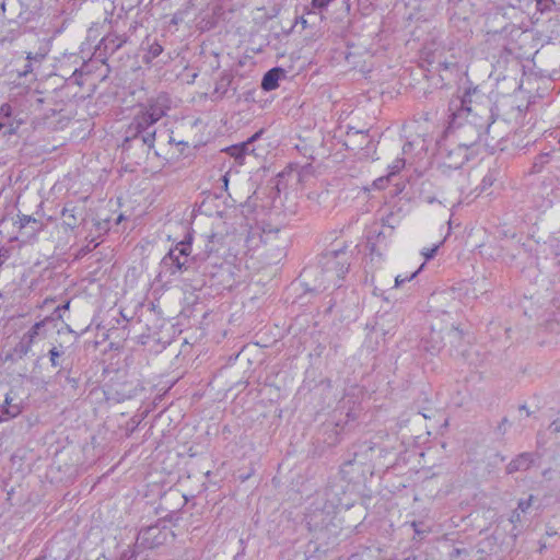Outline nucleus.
Listing matches in <instances>:
<instances>
[{"label": "nucleus", "instance_id": "obj_33", "mask_svg": "<svg viewBox=\"0 0 560 560\" xmlns=\"http://www.w3.org/2000/svg\"><path fill=\"white\" fill-rule=\"evenodd\" d=\"M533 499L534 497L529 495L527 499L520 500L516 510H520L523 513L526 512L530 508Z\"/></svg>", "mask_w": 560, "mask_h": 560}, {"label": "nucleus", "instance_id": "obj_8", "mask_svg": "<svg viewBox=\"0 0 560 560\" xmlns=\"http://www.w3.org/2000/svg\"><path fill=\"white\" fill-rule=\"evenodd\" d=\"M323 271L332 278L341 279L349 270L347 247L325 250L319 258Z\"/></svg>", "mask_w": 560, "mask_h": 560}, {"label": "nucleus", "instance_id": "obj_3", "mask_svg": "<svg viewBox=\"0 0 560 560\" xmlns=\"http://www.w3.org/2000/svg\"><path fill=\"white\" fill-rule=\"evenodd\" d=\"M436 147V154L447 168L458 170L468 161V148L453 138L451 131H444Z\"/></svg>", "mask_w": 560, "mask_h": 560}, {"label": "nucleus", "instance_id": "obj_43", "mask_svg": "<svg viewBox=\"0 0 560 560\" xmlns=\"http://www.w3.org/2000/svg\"><path fill=\"white\" fill-rule=\"evenodd\" d=\"M508 422L506 418H503L501 423L498 425V429L501 431L504 428V424Z\"/></svg>", "mask_w": 560, "mask_h": 560}, {"label": "nucleus", "instance_id": "obj_7", "mask_svg": "<svg viewBox=\"0 0 560 560\" xmlns=\"http://www.w3.org/2000/svg\"><path fill=\"white\" fill-rule=\"evenodd\" d=\"M49 318L34 323L23 335L19 338V341L8 350L4 357V361L18 362L26 357L32 347L40 339L45 338V327Z\"/></svg>", "mask_w": 560, "mask_h": 560}, {"label": "nucleus", "instance_id": "obj_10", "mask_svg": "<svg viewBox=\"0 0 560 560\" xmlns=\"http://www.w3.org/2000/svg\"><path fill=\"white\" fill-rule=\"evenodd\" d=\"M23 122L9 103L0 106V133L3 137L15 135Z\"/></svg>", "mask_w": 560, "mask_h": 560}, {"label": "nucleus", "instance_id": "obj_19", "mask_svg": "<svg viewBox=\"0 0 560 560\" xmlns=\"http://www.w3.org/2000/svg\"><path fill=\"white\" fill-rule=\"evenodd\" d=\"M534 463V454L533 453H522L516 458L512 459L508 466V474H513L520 470H527L532 464Z\"/></svg>", "mask_w": 560, "mask_h": 560}, {"label": "nucleus", "instance_id": "obj_20", "mask_svg": "<svg viewBox=\"0 0 560 560\" xmlns=\"http://www.w3.org/2000/svg\"><path fill=\"white\" fill-rule=\"evenodd\" d=\"M284 74V70L281 68H272L268 70L261 80V89L264 91H272L279 86V80Z\"/></svg>", "mask_w": 560, "mask_h": 560}, {"label": "nucleus", "instance_id": "obj_31", "mask_svg": "<svg viewBox=\"0 0 560 560\" xmlns=\"http://www.w3.org/2000/svg\"><path fill=\"white\" fill-rule=\"evenodd\" d=\"M404 166H405V159H400V158L396 159L394 161V163L389 166V168H390L389 174L395 175V174L399 173L400 170L404 168Z\"/></svg>", "mask_w": 560, "mask_h": 560}, {"label": "nucleus", "instance_id": "obj_11", "mask_svg": "<svg viewBox=\"0 0 560 560\" xmlns=\"http://www.w3.org/2000/svg\"><path fill=\"white\" fill-rule=\"evenodd\" d=\"M141 109L158 122L171 109V98L166 93H160L158 96L149 98Z\"/></svg>", "mask_w": 560, "mask_h": 560}, {"label": "nucleus", "instance_id": "obj_38", "mask_svg": "<svg viewBox=\"0 0 560 560\" xmlns=\"http://www.w3.org/2000/svg\"><path fill=\"white\" fill-rule=\"evenodd\" d=\"M438 250V246H434L433 248H431L430 250L423 253L425 259H431L434 257L435 253Z\"/></svg>", "mask_w": 560, "mask_h": 560}, {"label": "nucleus", "instance_id": "obj_34", "mask_svg": "<svg viewBox=\"0 0 560 560\" xmlns=\"http://www.w3.org/2000/svg\"><path fill=\"white\" fill-rule=\"evenodd\" d=\"M37 59V57H33L32 54L27 55V63L24 66L23 71L20 73V75L25 77L26 74L31 73L33 71L31 60Z\"/></svg>", "mask_w": 560, "mask_h": 560}, {"label": "nucleus", "instance_id": "obj_15", "mask_svg": "<svg viewBox=\"0 0 560 560\" xmlns=\"http://www.w3.org/2000/svg\"><path fill=\"white\" fill-rule=\"evenodd\" d=\"M370 144H373V140L368 131H352V129H350L347 132V145L351 150H363L364 148L369 149Z\"/></svg>", "mask_w": 560, "mask_h": 560}, {"label": "nucleus", "instance_id": "obj_18", "mask_svg": "<svg viewBox=\"0 0 560 560\" xmlns=\"http://www.w3.org/2000/svg\"><path fill=\"white\" fill-rule=\"evenodd\" d=\"M537 244L533 242L529 243H515V249L517 250V255L525 258V265H537L538 257L536 255Z\"/></svg>", "mask_w": 560, "mask_h": 560}, {"label": "nucleus", "instance_id": "obj_13", "mask_svg": "<svg viewBox=\"0 0 560 560\" xmlns=\"http://www.w3.org/2000/svg\"><path fill=\"white\" fill-rule=\"evenodd\" d=\"M63 224L73 230L85 220V209L83 206L68 202L61 211Z\"/></svg>", "mask_w": 560, "mask_h": 560}, {"label": "nucleus", "instance_id": "obj_35", "mask_svg": "<svg viewBox=\"0 0 560 560\" xmlns=\"http://www.w3.org/2000/svg\"><path fill=\"white\" fill-rule=\"evenodd\" d=\"M493 180V175L491 173L487 174L481 180V189L485 190L486 188L492 186Z\"/></svg>", "mask_w": 560, "mask_h": 560}, {"label": "nucleus", "instance_id": "obj_16", "mask_svg": "<svg viewBox=\"0 0 560 560\" xmlns=\"http://www.w3.org/2000/svg\"><path fill=\"white\" fill-rule=\"evenodd\" d=\"M260 133H261V131L256 132L250 138H248L247 141L242 142L240 144L231 145V147L226 148L225 151L231 156H233L240 164H242L245 155L248 154L249 152L254 151L253 149H250V145L253 144V142L256 139L259 138Z\"/></svg>", "mask_w": 560, "mask_h": 560}, {"label": "nucleus", "instance_id": "obj_44", "mask_svg": "<svg viewBox=\"0 0 560 560\" xmlns=\"http://www.w3.org/2000/svg\"><path fill=\"white\" fill-rule=\"evenodd\" d=\"M69 304L70 302H67L66 304H63L62 306H59L57 310L60 311V310H68L69 308Z\"/></svg>", "mask_w": 560, "mask_h": 560}, {"label": "nucleus", "instance_id": "obj_9", "mask_svg": "<svg viewBox=\"0 0 560 560\" xmlns=\"http://www.w3.org/2000/svg\"><path fill=\"white\" fill-rule=\"evenodd\" d=\"M168 532L159 525L149 526L139 532L136 539V547L143 549H153L162 546L167 539Z\"/></svg>", "mask_w": 560, "mask_h": 560}, {"label": "nucleus", "instance_id": "obj_42", "mask_svg": "<svg viewBox=\"0 0 560 560\" xmlns=\"http://www.w3.org/2000/svg\"><path fill=\"white\" fill-rule=\"evenodd\" d=\"M520 521V513H518V510H515L513 511L512 515H511V522H518Z\"/></svg>", "mask_w": 560, "mask_h": 560}, {"label": "nucleus", "instance_id": "obj_32", "mask_svg": "<svg viewBox=\"0 0 560 560\" xmlns=\"http://www.w3.org/2000/svg\"><path fill=\"white\" fill-rule=\"evenodd\" d=\"M163 51V47L158 44V43H153L149 46V49H148V54L152 57V58H156L159 57Z\"/></svg>", "mask_w": 560, "mask_h": 560}, {"label": "nucleus", "instance_id": "obj_39", "mask_svg": "<svg viewBox=\"0 0 560 560\" xmlns=\"http://www.w3.org/2000/svg\"><path fill=\"white\" fill-rule=\"evenodd\" d=\"M559 325L556 320H549L547 324H546V329L547 330H550V331H553L555 330V326Z\"/></svg>", "mask_w": 560, "mask_h": 560}, {"label": "nucleus", "instance_id": "obj_12", "mask_svg": "<svg viewBox=\"0 0 560 560\" xmlns=\"http://www.w3.org/2000/svg\"><path fill=\"white\" fill-rule=\"evenodd\" d=\"M23 410L22 401L18 398L16 393L10 389L1 405L0 422L18 417Z\"/></svg>", "mask_w": 560, "mask_h": 560}, {"label": "nucleus", "instance_id": "obj_2", "mask_svg": "<svg viewBox=\"0 0 560 560\" xmlns=\"http://www.w3.org/2000/svg\"><path fill=\"white\" fill-rule=\"evenodd\" d=\"M191 242L192 236L188 233L185 238L177 243L176 246L162 259V265L168 269L171 275L188 270L191 268L192 264H198L196 269H201V271L206 273L208 269V260H214L211 261V265L217 264L219 258L217 254L220 248L218 246L215 234L207 236L205 240V248L189 258L191 253Z\"/></svg>", "mask_w": 560, "mask_h": 560}, {"label": "nucleus", "instance_id": "obj_30", "mask_svg": "<svg viewBox=\"0 0 560 560\" xmlns=\"http://www.w3.org/2000/svg\"><path fill=\"white\" fill-rule=\"evenodd\" d=\"M411 527L413 528L415 534L418 535V536H423V535L430 533L429 528H424L423 527V522H416V521H413L411 523Z\"/></svg>", "mask_w": 560, "mask_h": 560}, {"label": "nucleus", "instance_id": "obj_40", "mask_svg": "<svg viewBox=\"0 0 560 560\" xmlns=\"http://www.w3.org/2000/svg\"><path fill=\"white\" fill-rule=\"evenodd\" d=\"M551 474H552V469L551 468L545 469L542 471V477L545 479H547V480H551L552 479Z\"/></svg>", "mask_w": 560, "mask_h": 560}, {"label": "nucleus", "instance_id": "obj_24", "mask_svg": "<svg viewBox=\"0 0 560 560\" xmlns=\"http://www.w3.org/2000/svg\"><path fill=\"white\" fill-rule=\"evenodd\" d=\"M65 354V347L62 345L54 346L48 351L49 361L52 368H61L62 366V357Z\"/></svg>", "mask_w": 560, "mask_h": 560}, {"label": "nucleus", "instance_id": "obj_29", "mask_svg": "<svg viewBox=\"0 0 560 560\" xmlns=\"http://www.w3.org/2000/svg\"><path fill=\"white\" fill-rule=\"evenodd\" d=\"M424 267L422 264L416 271H413L410 276L401 277L400 275L395 278V287H400L402 283L412 280Z\"/></svg>", "mask_w": 560, "mask_h": 560}, {"label": "nucleus", "instance_id": "obj_41", "mask_svg": "<svg viewBox=\"0 0 560 560\" xmlns=\"http://www.w3.org/2000/svg\"><path fill=\"white\" fill-rule=\"evenodd\" d=\"M66 380H67V382H68L69 384H71V386H72L73 388H77V386H78V382H77V380H75L74 377H71L70 375H67Z\"/></svg>", "mask_w": 560, "mask_h": 560}, {"label": "nucleus", "instance_id": "obj_45", "mask_svg": "<svg viewBox=\"0 0 560 560\" xmlns=\"http://www.w3.org/2000/svg\"><path fill=\"white\" fill-rule=\"evenodd\" d=\"M300 23L302 24V26H303L304 28L306 27L307 22H306V20H305L303 16H301V19H300Z\"/></svg>", "mask_w": 560, "mask_h": 560}, {"label": "nucleus", "instance_id": "obj_14", "mask_svg": "<svg viewBox=\"0 0 560 560\" xmlns=\"http://www.w3.org/2000/svg\"><path fill=\"white\" fill-rule=\"evenodd\" d=\"M125 43L126 39L119 37L118 35L108 34L105 37H103V39L96 47V52L98 54V57L107 58L108 56L117 51Z\"/></svg>", "mask_w": 560, "mask_h": 560}, {"label": "nucleus", "instance_id": "obj_36", "mask_svg": "<svg viewBox=\"0 0 560 560\" xmlns=\"http://www.w3.org/2000/svg\"><path fill=\"white\" fill-rule=\"evenodd\" d=\"M332 0H312L313 8L324 9L326 8Z\"/></svg>", "mask_w": 560, "mask_h": 560}, {"label": "nucleus", "instance_id": "obj_21", "mask_svg": "<svg viewBox=\"0 0 560 560\" xmlns=\"http://www.w3.org/2000/svg\"><path fill=\"white\" fill-rule=\"evenodd\" d=\"M233 74L229 71H224L221 73L220 78L215 82V88L213 94L218 100H222L226 96L229 89L233 82Z\"/></svg>", "mask_w": 560, "mask_h": 560}, {"label": "nucleus", "instance_id": "obj_6", "mask_svg": "<svg viewBox=\"0 0 560 560\" xmlns=\"http://www.w3.org/2000/svg\"><path fill=\"white\" fill-rule=\"evenodd\" d=\"M155 124L154 118L150 117L143 109H140L127 127L125 143L140 141L143 145L152 149L155 142Z\"/></svg>", "mask_w": 560, "mask_h": 560}, {"label": "nucleus", "instance_id": "obj_28", "mask_svg": "<svg viewBox=\"0 0 560 560\" xmlns=\"http://www.w3.org/2000/svg\"><path fill=\"white\" fill-rule=\"evenodd\" d=\"M537 11L540 13L550 12L556 4L555 0H535Z\"/></svg>", "mask_w": 560, "mask_h": 560}, {"label": "nucleus", "instance_id": "obj_26", "mask_svg": "<svg viewBox=\"0 0 560 560\" xmlns=\"http://www.w3.org/2000/svg\"><path fill=\"white\" fill-rule=\"evenodd\" d=\"M502 260L506 264H513L521 256L517 255V250L515 249V244H512L508 247H502Z\"/></svg>", "mask_w": 560, "mask_h": 560}, {"label": "nucleus", "instance_id": "obj_27", "mask_svg": "<svg viewBox=\"0 0 560 560\" xmlns=\"http://www.w3.org/2000/svg\"><path fill=\"white\" fill-rule=\"evenodd\" d=\"M141 548H137L136 545L131 548L124 550L118 560H136Z\"/></svg>", "mask_w": 560, "mask_h": 560}, {"label": "nucleus", "instance_id": "obj_47", "mask_svg": "<svg viewBox=\"0 0 560 560\" xmlns=\"http://www.w3.org/2000/svg\"><path fill=\"white\" fill-rule=\"evenodd\" d=\"M556 534H557V533H556V532H553V530H547V535H549V536H552V535H556Z\"/></svg>", "mask_w": 560, "mask_h": 560}, {"label": "nucleus", "instance_id": "obj_46", "mask_svg": "<svg viewBox=\"0 0 560 560\" xmlns=\"http://www.w3.org/2000/svg\"><path fill=\"white\" fill-rule=\"evenodd\" d=\"M354 462V459H348L345 465H352V463Z\"/></svg>", "mask_w": 560, "mask_h": 560}, {"label": "nucleus", "instance_id": "obj_25", "mask_svg": "<svg viewBox=\"0 0 560 560\" xmlns=\"http://www.w3.org/2000/svg\"><path fill=\"white\" fill-rule=\"evenodd\" d=\"M490 121H494V125H498V124H500V125L495 129V131L491 132L490 136H483L485 142L487 145L491 144L489 140L499 142L504 139L502 128L505 127V121H503V120L498 121V120L493 119V117L491 118Z\"/></svg>", "mask_w": 560, "mask_h": 560}, {"label": "nucleus", "instance_id": "obj_4", "mask_svg": "<svg viewBox=\"0 0 560 560\" xmlns=\"http://www.w3.org/2000/svg\"><path fill=\"white\" fill-rule=\"evenodd\" d=\"M142 389L143 387L137 377L118 371L105 385L104 394L107 400L122 402L133 398Z\"/></svg>", "mask_w": 560, "mask_h": 560}, {"label": "nucleus", "instance_id": "obj_37", "mask_svg": "<svg viewBox=\"0 0 560 560\" xmlns=\"http://www.w3.org/2000/svg\"><path fill=\"white\" fill-rule=\"evenodd\" d=\"M549 428L553 433H560V421L559 420L552 421Z\"/></svg>", "mask_w": 560, "mask_h": 560}, {"label": "nucleus", "instance_id": "obj_23", "mask_svg": "<svg viewBox=\"0 0 560 560\" xmlns=\"http://www.w3.org/2000/svg\"><path fill=\"white\" fill-rule=\"evenodd\" d=\"M425 61L430 66L435 65V69L438 71L450 70L451 68L455 67L454 62H447L445 59H442L441 54H436L435 51L427 54Z\"/></svg>", "mask_w": 560, "mask_h": 560}, {"label": "nucleus", "instance_id": "obj_5", "mask_svg": "<svg viewBox=\"0 0 560 560\" xmlns=\"http://www.w3.org/2000/svg\"><path fill=\"white\" fill-rule=\"evenodd\" d=\"M486 4H491L495 10L489 12L486 19V27L488 34L505 33L510 26V16L506 9H522L523 0H480Z\"/></svg>", "mask_w": 560, "mask_h": 560}, {"label": "nucleus", "instance_id": "obj_1", "mask_svg": "<svg viewBox=\"0 0 560 560\" xmlns=\"http://www.w3.org/2000/svg\"><path fill=\"white\" fill-rule=\"evenodd\" d=\"M448 127L452 137L468 149L495 131L500 124L494 125L492 108L489 103L472 105L469 92L463 97H455L448 104Z\"/></svg>", "mask_w": 560, "mask_h": 560}, {"label": "nucleus", "instance_id": "obj_22", "mask_svg": "<svg viewBox=\"0 0 560 560\" xmlns=\"http://www.w3.org/2000/svg\"><path fill=\"white\" fill-rule=\"evenodd\" d=\"M18 223H19L20 229H25L28 225H31L32 234L38 233L44 229V223L32 215H26V214L19 215Z\"/></svg>", "mask_w": 560, "mask_h": 560}, {"label": "nucleus", "instance_id": "obj_17", "mask_svg": "<svg viewBox=\"0 0 560 560\" xmlns=\"http://www.w3.org/2000/svg\"><path fill=\"white\" fill-rule=\"evenodd\" d=\"M443 347V338L439 331L431 330L427 336L422 337L420 348L430 353L436 354Z\"/></svg>", "mask_w": 560, "mask_h": 560}]
</instances>
